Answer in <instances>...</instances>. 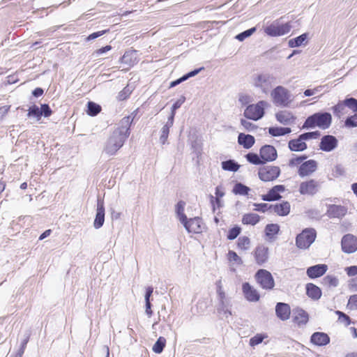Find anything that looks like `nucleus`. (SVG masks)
<instances>
[{"label": "nucleus", "instance_id": "1", "mask_svg": "<svg viewBox=\"0 0 357 357\" xmlns=\"http://www.w3.org/2000/svg\"><path fill=\"white\" fill-rule=\"evenodd\" d=\"M275 82V77L268 73L255 74L252 77L253 86L259 89L263 94L267 95L272 90Z\"/></svg>", "mask_w": 357, "mask_h": 357}, {"label": "nucleus", "instance_id": "2", "mask_svg": "<svg viewBox=\"0 0 357 357\" xmlns=\"http://www.w3.org/2000/svg\"><path fill=\"white\" fill-rule=\"evenodd\" d=\"M331 121L332 117L330 113H315L307 118L303 128H313L317 126L322 129H326L331 126Z\"/></svg>", "mask_w": 357, "mask_h": 357}, {"label": "nucleus", "instance_id": "3", "mask_svg": "<svg viewBox=\"0 0 357 357\" xmlns=\"http://www.w3.org/2000/svg\"><path fill=\"white\" fill-rule=\"evenodd\" d=\"M127 137L120 132L113 131L104 146L103 152L108 155H114L123 146Z\"/></svg>", "mask_w": 357, "mask_h": 357}, {"label": "nucleus", "instance_id": "4", "mask_svg": "<svg viewBox=\"0 0 357 357\" xmlns=\"http://www.w3.org/2000/svg\"><path fill=\"white\" fill-rule=\"evenodd\" d=\"M273 102L280 107H289L293 101L290 91L282 86H278L271 91Z\"/></svg>", "mask_w": 357, "mask_h": 357}, {"label": "nucleus", "instance_id": "5", "mask_svg": "<svg viewBox=\"0 0 357 357\" xmlns=\"http://www.w3.org/2000/svg\"><path fill=\"white\" fill-rule=\"evenodd\" d=\"M268 106L265 100H260L256 104L248 105L244 111V116L253 121L261 119L264 115V109Z\"/></svg>", "mask_w": 357, "mask_h": 357}, {"label": "nucleus", "instance_id": "6", "mask_svg": "<svg viewBox=\"0 0 357 357\" xmlns=\"http://www.w3.org/2000/svg\"><path fill=\"white\" fill-rule=\"evenodd\" d=\"M291 29L289 23L281 24L279 20H275L269 25L264 27V31L271 37L281 36L288 33Z\"/></svg>", "mask_w": 357, "mask_h": 357}, {"label": "nucleus", "instance_id": "7", "mask_svg": "<svg viewBox=\"0 0 357 357\" xmlns=\"http://www.w3.org/2000/svg\"><path fill=\"white\" fill-rule=\"evenodd\" d=\"M317 233L314 229L307 228L296 238V245L300 249L308 248L314 241Z\"/></svg>", "mask_w": 357, "mask_h": 357}, {"label": "nucleus", "instance_id": "8", "mask_svg": "<svg viewBox=\"0 0 357 357\" xmlns=\"http://www.w3.org/2000/svg\"><path fill=\"white\" fill-rule=\"evenodd\" d=\"M255 278L264 289L271 290L275 286L274 279L271 273L265 269H259L255 274Z\"/></svg>", "mask_w": 357, "mask_h": 357}, {"label": "nucleus", "instance_id": "9", "mask_svg": "<svg viewBox=\"0 0 357 357\" xmlns=\"http://www.w3.org/2000/svg\"><path fill=\"white\" fill-rule=\"evenodd\" d=\"M281 170L278 166L268 165L259 169L258 175L259 178L265 182L275 180L280 175Z\"/></svg>", "mask_w": 357, "mask_h": 357}, {"label": "nucleus", "instance_id": "10", "mask_svg": "<svg viewBox=\"0 0 357 357\" xmlns=\"http://www.w3.org/2000/svg\"><path fill=\"white\" fill-rule=\"evenodd\" d=\"M320 189L319 182L314 179H310L300 183L298 192L302 195L313 196Z\"/></svg>", "mask_w": 357, "mask_h": 357}, {"label": "nucleus", "instance_id": "11", "mask_svg": "<svg viewBox=\"0 0 357 357\" xmlns=\"http://www.w3.org/2000/svg\"><path fill=\"white\" fill-rule=\"evenodd\" d=\"M342 250L344 252L351 254L357 250V237L351 234L344 235L341 241Z\"/></svg>", "mask_w": 357, "mask_h": 357}, {"label": "nucleus", "instance_id": "12", "mask_svg": "<svg viewBox=\"0 0 357 357\" xmlns=\"http://www.w3.org/2000/svg\"><path fill=\"white\" fill-rule=\"evenodd\" d=\"M254 257L258 265H264L268 261L269 257L268 248L264 245H259L254 251Z\"/></svg>", "mask_w": 357, "mask_h": 357}, {"label": "nucleus", "instance_id": "13", "mask_svg": "<svg viewBox=\"0 0 357 357\" xmlns=\"http://www.w3.org/2000/svg\"><path fill=\"white\" fill-rule=\"evenodd\" d=\"M317 162L314 160H309L303 162L298 168V175L301 177L312 175L317 170Z\"/></svg>", "mask_w": 357, "mask_h": 357}, {"label": "nucleus", "instance_id": "14", "mask_svg": "<svg viewBox=\"0 0 357 357\" xmlns=\"http://www.w3.org/2000/svg\"><path fill=\"white\" fill-rule=\"evenodd\" d=\"M189 233L199 234L202 231V220L199 218L186 219L181 222Z\"/></svg>", "mask_w": 357, "mask_h": 357}, {"label": "nucleus", "instance_id": "15", "mask_svg": "<svg viewBox=\"0 0 357 357\" xmlns=\"http://www.w3.org/2000/svg\"><path fill=\"white\" fill-rule=\"evenodd\" d=\"M261 158L264 161V164L266 162L274 161L277 157V151L274 146L271 145H264L259 151Z\"/></svg>", "mask_w": 357, "mask_h": 357}, {"label": "nucleus", "instance_id": "16", "mask_svg": "<svg viewBox=\"0 0 357 357\" xmlns=\"http://www.w3.org/2000/svg\"><path fill=\"white\" fill-rule=\"evenodd\" d=\"M337 146V140L333 135H324L320 142L319 147L320 149L326 151L330 152L334 150Z\"/></svg>", "mask_w": 357, "mask_h": 357}, {"label": "nucleus", "instance_id": "17", "mask_svg": "<svg viewBox=\"0 0 357 357\" xmlns=\"http://www.w3.org/2000/svg\"><path fill=\"white\" fill-rule=\"evenodd\" d=\"M242 290L247 301L250 302H257L260 298L259 292L248 282L243 284Z\"/></svg>", "mask_w": 357, "mask_h": 357}, {"label": "nucleus", "instance_id": "18", "mask_svg": "<svg viewBox=\"0 0 357 357\" xmlns=\"http://www.w3.org/2000/svg\"><path fill=\"white\" fill-rule=\"evenodd\" d=\"M347 213V207L341 205L331 204L328 207L326 215L331 218H342Z\"/></svg>", "mask_w": 357, "mask_h": 357}, {"label": "nucleus", "instance_id": "19", "mask_svg": "<svg viewBox=\"0 0 357 357\" xmlns=\"http://www.w3.org/2000/svg\"><path fill=\"white\" fill-rule=\"evenodd\" d=\"M105 222V206L102 201L98 200L96 215L93 222L96 229L100 228Z\"/></svg>", "mask_w": 357, "mask_h": 357}, {"label": "nucleus", "instance_id": "20", "mask_svg": "<svg viewBox=\"0 0 357 357\" xmlns=\"http://www.w3.org/2000/svg\"><path fill=\"white\" fill-rule=\"evenodd\" d=\"M328 270V266L326 264H317L309 267L307 269V275L310 278H316L322 276Z\"/></svg>", "mask_w": 357, "mask_h": 357}, {"label": "nucleus", "instance_id": "21", "mask_svg": "<svg viewBox=\"0 0 357 357\" xmlns=\"http://www.w3.org/2000/svg\"><path fill=\"white\" fill-rule=\"evenodd\" d=\"M275 118L280 123L288 126L294 123L296 117L289 111H280L275 114Z\"/></svg>", "mask_w": 357, "mask_h": 357}, {"label": "nucleus", "instance_id": "22", "mask_svg": "<svg viewBox=\"0 0 357 357\" xmlns=\"http://www.w3.org/2000/svg\"><path fill=\"white\" fill-rule=\"evenodd\" d=\"M132 121L133 118L130 116L123 117L119 122L116 129H115L114 131L120 132L121 134L126 135V137L128 138L130 135V126Z\"/></svg>", "mask_w": 357, "mask_h": 357}, {"label": "nucleus", "instance_id": "23", "mask_svg": "<svg viewBox=\"0 0 357 357\" xmlns=\"http://www.w3.org/2000/svg\"><path fill=\"white\" fill-rule=\"evenodd\" d=\"M275 312L281 320L285 321L289 318L291 314L290 307L284 303H278L275 307Z\"/></svg>", "mask_w": 357, "mask_h": 357}, {"label": "nucleus", "instance_id": "24", "mask_svg": "<svg viewBox=\"0 0 357 357\" xmlns=\"http://www.w3.org/2000/svg\"><path fill=\"white\" fill-rule=\"evenodd\" d=\"M311 342L317 346H324L329 343L330 338L326 333L316 332L310 338Z\"/></svg>", "mask_w": 357, "mask_h": 357}, {"label": "nucleus", "instance_id": "25", "mask_svg": "<svg viewBox=\"0 0 357 357\" xmlns=\"http://www.w3.org/2000/svg\"><path fill=\"white\" fill-rule=\"evenodd\" d=\"M269 208H272V211L279 215H287L290 212V204L288 202H284L281 204L275 205H270Z\"/></svg>", "mask_w": 357, "mask_h": 357}, {"label": "nucleus", "instance_id": "26", "mask_svg": "<svg viewBox=\"0 0 357 357\" xmlns=\"http://www.w3.org/2000/svg\"><path fill=\"white\" fill-rule=\"evenodd\" d=\"M121 62L128 66H133L137 61V54L136 50H129L124 53L120 59Z\"/></svg>", "mask_w": 357, "mask_h": 357}, {"label": "nucleus", "instance_id": "27", "mask_svg": "<svg viewBox=\"0 0 357 357\" xmlns=\"http://www.w3.org/2000/svg\"><path fill=\"white\" fill-rule=\"evenodd\" d=\"M255 137L251 135H246L244 133H240L238 137V142L240 145H242L245 149L251 148L255 144Z\"/></svg>", "mask_w": 357, "mask_h": 357}, {"label": "nucleus", "instance_id": "28", "mask_svg": "<svg viewBox=\"0 0 357 357\" xmlns=\"http://www.w3.org/2000/svg\"><path fill=\"white\" fill-rule=\"evenodd\" d=\"M288 146L291 151H303L307 149L306 143L300 136L297 139L290 140Z\"/></svg>", "mask_w": 357, "mask_h": 357}, {"label": "nucleus", "instance_id": "29", "mask_svg": "<svg viewBox=\"0 0 357 357\" xmlns=\"http://www.w3.org/2000/svg\"><path fill=\"white\" fill-rule=\"evenodd\" d=\"M307 295L314 300H318L321 296L320 288L312 283H308L306 285Z\"/></svg>", "mask_w": 357, "mask_h": 357}, {"label": "nucleus", "instance_id": "30", "mask_svg": "<svg viewBox=\"0 0 357 357\" xmlns=\"http://www.w3.org/2000/svg\"><path fill=\"white\" fill-rule=\"evenodd\" d=\"M218 298L220 303V307L218 310H220L224 312L225 314H231V311L229 310V307H230V301L226 296L225 293H222V294L218 295Z\"/></svg>", "mask_w": 357, "mask_h": 357}, {"label": "nucleus", "instance_id": "31", "mask_svg": "<svg viewBox=\"0 0 357 357\" xmlns=\"http://www.w3.org/2000/svg\"><path fill=\"white\" fill-rule=\"evenodd\" d=\"M294 321L298 325L305 324L308 321V314L302 309H296L294 310Z\"/></svg>", "mask_w": 357, "mask_h": 357}, {"label": "nucleus", "instance_id": "32", "mask_svg": "<svg viewBox=\"0 0 357 357\" xmlns=\"http://www.w3.org/2000/svg\"><path fill=\"white\" fill-rule=\"evenodd\" d=\"M173 124H174L173 117L169 116L167 123L161 129V135L160 137V141L162 144H164L166 142L168 135H169V128L173 126Z\"/></svg>", "mask_w": 357, "mask_h": 357}, {"label": "nucleus", "instance_id": "33", "mask_svg": "<svg viewBox=\"0 0 357 357\" xmlns=\"http://www.w3.org/2000/svg\"><path fill=\"white\" fill-rule=\"evenodd\" d=\"M260 220V217L256 213H246L243 215L242 223L243 225H255Z\"/></svg>", "mask_w": 357, "mask_h": 357}, {"label": "nucleus", "instance_id": "34", "mask_svg": "<svg viewBox=\"0 0 357 357\" xmlns=\"http://www.w3.org/2000/svg\"><path fill=\"white\" fill-rule=\"evenodd\" d=\"M307 38V33L301 34V36H299L295 38L289 40V43H288L289 46L290 47H299V46L302 45L304 42L306 41Z\"/></svg>", "mask_w": 357, "mask_h": 357}, {"label": "nucleus", "instance_id": "35", "mask_svg": "<svg viewBox=\"0 0 357 357\" xmlns=\"http://www.w3.org/2000/svg\"><path fill=\"white\" fill-rule=\"evenodd\" d=\"M185 206V202L183 201H179L176 205V213L181 222H183L187 218L184 213Z\"/></svg>", "mask_w": 357, "mask_h": 357}, {"label": "nucleus", "instance_id": "36", "mask_svg": "<svg viewBox=\"0 0 357 357\" xmlns=\"http://www.w3.org/2000/svg\"><path fill=\"white\" fill-rule=\"evenodd\" d=\"M250 190V189L248 186L241 183H237L234 186L232 192L236 195H247Z\"/></svg>", "mask_w": 357, "mask_h": 357}, {"label": "nucleus", "instance_id": "37", "mask_svg": "<svg viewBox=\"0 0 357 357\" xmlns=\"http://www.w3.org/2000/svg\"><path fill=\"white\" fill-rule=\"evenodd\" d=\"M239 167V165L232 160H229L222 162V168L224 170L236 172Z\"/></svg>", "mask_w": 357, "mask_h": 357}, {"label": "nucleus", "instance_id": "38", "mask_svg": "<svg viewBox=\"0 0 357 357\" xmlns=\"http://www.w3.org/2000/svg\"><path fill=\"white\" fill-rule=\"evenodd\" d=\"M280 198L281 196L276 192L274 188H272L266 195H262V199L268 202L278 200Z\"/></svg>", "mask_w": 357, "mask_h": 357}, {"label": "nucleus", "instance_id": "39", "mask_svg": "<svg viewBox=\"0 0 357 357\" xmlns=\"http://www.w3.org/2000/svg\"><path fill=\"white\" fill-rule=\"evenodd\" d=\"M280 230V227L277 224H269L265 227L266 235L269 238H273Z\"/></svg>", "mask_w": 357, "mask_h": 357}, {"label": "nucleus", "instance_id": "40", "mask_svg": "<svg viewBox=\"0 0 357 357\" xmlns=\"http://www.w3.org/2000/svg\"><path fill=\"white\" fill-rule=\"evenodd\" d=\"M322 283L329 287H336L339 284V280L337 277L328 275L323 278Z\"/></svg>", "mask_w": 357, "mask_h": 357}, {"label": "nucleus", "instance_id": "41", "mask_svg": "<svg viewBox=\"0 0 357 357\" xmlns=\"http://www.w3.org/2000/svg\"><path fill=\"white\" fill-rule=\"evenodd\" d=\"M166 344V339L164 337H160L154 345L153 346V351L156 354H160L162 352Z\"/></svg>", "mask_w": 357, "mask_h": 357}, {"label": "nucleus", "instance_id": "42", "mask_svg": "<svg viewBox=\"0 0 357 357\" xmlns=\"http://www.w3.org/2000/svg\"><path fill=\"white\" fill-rule=\"evenodd\" d=\"M27 116L29 117H33L37 121H39L42 116V112H40V108L37 105H33L28 109Z\"/></svg>", "mask_w": 357, "mask_h": 357}, {"label": "nucleus", "instance_id": "43", "mask_svg": "<svg viewBox=\"0 0 357 357\" xmlns=\"http://www.w3.org/2000/svg\"><path fill=\"white\" fill-rule=\"evenodd\" d=\"M101 110V107L93 102H88V109H87V114L90 116H96L97 115Z\"/></svg>", "mask_w": 357, "mask_h": 357}, {"label": "nucleus", "instance_id": "44", "mask_svg": "<svg viewBox=\"0 0 357 357\" xmlns=\"http://www.w3.org/2000/svg\"><path fill=\"white\" fill-rule=\"evenodd\" d=\"M247 160L253 164V165H262L264 164V161L261 158V156H259L256 153H249L245 155Z\"/></svg>", "mask_w": 357, "mask_h": 357}, {"label": "nucleus", "instance_id": "45", "mask_svg": "<svg viewBox=\"0 0 357 357\" xmlns=\"http://www.w3.org/2000/svg\"><path fill=\"white\" fill-rule=\"evenodd\" d=\"M255 31H256V27H252L251 29H248L245 31H243L242 33L236 35V38L239 41H243L245 38L252 36Z\"/></svg>", "mask_w": 357, "mask_h": 357}, {"label": "nucleus", "instance_id": "46", "mask_svg": "<svg viewBox=\"0 0 357 357\" xmlns=\"http://www.w3.org/2000/svg\"><path fill=\"white\" fill-rule=\"evenodd\" d=\"M241 231V228L238 226H235L228 231L227 237L229 240H234L240 234Z\"/></svg>", "mask_w": 357, "mask_h": 357}, {"label": "nucleus", "instance_id": "47", "mask_svg": "<svg viewBox=\"0 0 357 357\" xmlns=\"http://www.w3.org/2000/svg\"><path fill=\"white\" fill-rule=\"evenodd\" d=\"M250 243V239L247 236H241L238 239V246L242 250H248Z\"/></svg>", "mask_w": 357, "mask_h": 357}, {"label": "nucleus", "instance_id": "48", "mask_svg": "<svg viewBox=\"0 0 357 357\" xmlns=\"http://www.w3.org/2000/svg\"><path fill=\"white\" fill-rule=\"evenodd\" d=\"M185 100V98L184 96H181L178 100H177L172 107V112L169 116H172L173 119H174V116L176 113V110L181 107V106L183 104Z\"/></svg>", "mask_w": 357, "mask_h": 357}, {"label": "nucleus", "instance_id": "49", "mask_svg": "<svg viewBox=\"0 0 357 357\" xmlns=\"http://www.w3.org/2000/svg\"><path fill=\"white\" fill-rule=\"evenodd\" d=\"M265 337H266V336L263 334H257L256 335L250 338V345L252 347L258 345L263 342Z\"/></svg>", "mask_w": 357, "mask_h": 357}, {"label": "nucleus", "instance_id": "50", "mask_svg": "<svg viewBox=\"0 0 357 357\" xmlns=\"http://www.w3.org/2000/svg\"><path fill=\"white\" fill-rule=\"evenodd\" d=\"M345 107H349L353 112H357V100L354 98H347L344 100Z\"/></svg>", "mask_w": 357, "mask_h": 357}, {"label": "nucleus", "instance_id": "51", "mask_svg": "<svg viewBox=\"0 0 357 357\" xmlns=\"http://www.w3.org/2000/svg\"><path fill=\"white\" fill-rule=\"evenodd\" d=\"M320 132L319 131L309 132L300 135L301 139L303 141L310 139H317L319 137Z\"/></svg>", "mask_w": 357, "mask_h": 357}, {"label": "nucleus", "instance_id": "52", "mask_svg": "<svg viewBox=\"0 0 357 357\" xmlns=\"http://www.w3.org/2000/svg\"><path fill=\"white\" fill-rule=\"evenodd\" d=\"M307 158L306 155L298 156L296 158H291L289 162V167H295L298 165H301L303 162V160Z\"/></svg>", "mask_w": 357, "mask_h": 357}, {"label": "nucleus", "instance_id": "53", "mask_svg": "<svg viewBox=\"0 0 357 357\" xmlns=\"http://www.w3.org/2000/svg\"><path fill=\"white\" fill-rule=\"evenodd\" d=\"M335 313L338 315V320L340 322L344 324L346 326L350 324L351 321L348 315L339 310L336 311Z\"/></svg>", "mask_w": 357, "mask_h": 357}, {"label": "nucleus", "instance_id": "54", "mask_svg": "<svg viewBox=\"0 0 357 357\" xmlns=\"http://www.w3.org/2000/svg\"><path fill=\"white\" fill-rule=\"evenodd\" d=\"M254 210L257 211L266 212L268 210H271L272 211V208H269L270 205H268V204H254Z\"/></svg>", "mask_w": 357, "mask_h": 357}, {"label": "nucleus", "instance_id": "55", "mask_svg": "<svg viewBox=\"0 0 357 357\" xmlns=\"http://www.w3.org/2000/svg\"><path fill=\"white\" fill-rule=\"evenodd\" d=\"M347 306L351 310H357V295H352L350 296Z\"/></svg>", "mask_w": 357, "mask_h": 357}, {"label": "nucleus", "instance_id": "56", "mask_svg": "<svg viewBox=\"0 0 357 357\" xmlns=\"http://www.w3.org/2000/svg\"><path fill=\"white\" fill-rule=\"evenodd\" d=\"M215 195L217 196V197L215 199L213 196L211 197V201L213 204V210H215L214 202H215L218 204H220L219 198L224 196V192H222L220 190L219 187H217L215 189Z\"/></svg>", "mask_w": 357, "mask_h": 357}, {"label": "nucleus", "instance_id": "57", "mask_svg": "<svg viewBox=\"0 0 357 357\" xmlns=\"http://www.w3.org/2000/svg\"><path fill=\"white\" fill-rule=\"evenodd\" d=\"M268 133L274 137L283 135L282 127H271L268 128Z\"/></svg>", "mask_w": 357, "mask_h": 357}, {"label": "nucleus", "instance_id": "58", "mask_svg": "<svg viewBox=\"0 0 357 357\" xmlns=\"http://www.w3.org/2000/svg\"><path fill=\"white\" fill-rule=\"evenodd\" d=\"M345 126L347 127H357V116L354 115L347 118L345 121Z\"/></svg>", "mask_w": 357, "mask_h": 357}, {"label": "nucleus", "instance_id": "59", "mask_svg": "<svg viewBox=\"0 0 357 357\" xmlns=\"http://www.w3.org/2000/svg\"><path fill=\"white\" fill-rule=\"evenodd\" d=\"M130 94V89L128 88V86L127 87H125L119 93V96H118V98L119 100H125L127 97L129 96V95Z\"/></svg>", "mask_w": 357, "mask_h": 357}, {"label": "nucleus", "instance_id": "60", "mask_svg": "<svg viewBox=\"0 0 357 357\" xmlns=\"http://www.w3.org/2000/svg\"><path fill=\"white\" fill-rule=\"evenodd\" d=\"M228 257L230 261H236L238 264H242L241 259L238 255L234 251H229L228 253Z\"/></svg>", "mask_w": 357, "mask_h": 357}, {"label": "nucleus", "instance_id": "61", "mask_svg": "<svg viewBox=\"0 0 357 357\" xmlns=\"http://www.w3.org/2000/svg\"><path fill=\"white\" fill-rule=\"evenodd\" d=\"M109 31L108 29L107 30H102V31H97V32H94L91 34H90L87 38H86V40H94L101 36H102L103 34L107 33Z\"/></svg>", "mask_w": 357, "mask_h": 357}, {"label": "nucleus", "instance_id": "62", "mask_svg": "<svg viewBox=\"0 0 357 357\" xmlns=\"http://www.w3.org/2000/svg\"><path fill=\"white\" fill-rule=\"evenodd\" d=\"M344 271L348 276L352 277L357 275V266L346 267Z\"/></svg>", "mask_w": 357, "mask_h": 357}, {"label": "nucleus", "instance_id": "63", "mask_svg": "<svg viewBox=\"0 0 357 357\" xmlns=\"http://www.w3.org/2000/svg\"><path fill=\"white\" fill-rule=\"evenodd\" d=\"M40 109L42 112V115H44L45 117H48L52 114V110L47 104L42 105Z\"/></svg>", "mask_w": 357, "mask_h": 357}, {"label": "nucleus", "instance_id": "64", "mask_svg": "<svg viewBox=\"0 0 357 357\" xmlns=\"http://www.w3.org/2000/svg\"><path fill=\"white\" fill-rule=\"evenodd\" d=\"M348 287L351 291H357V277L353 278L348 281Z\"/></svg>", "mask_w": 357, "mask_h": 357}]
</instances>
